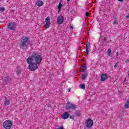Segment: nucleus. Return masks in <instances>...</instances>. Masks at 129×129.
I'll use <instances>...</instances> for the list:
<instances>
[{"instance_id": "nucleus-1", "label": "nucleus", "mask_w": 129, "mask_h": 129, "mask_svg": "<svg viewBox=\"0 0 129 129\" xmlns=\"http://www.w3.org/2000/svg\"><path fill=\"white\" fill-rule=\"evenodd\" d=\"M42 55L38 54L37 52H33L31 56L26 60L27 64H29V69L30 71H35L38 69V64L42 62Z\"/></svg>"}, {"instance_id": "nucleus-2", "label": "nucleus", "mask_w": 129, "mask_h": 129, "mask_svg": "<svg viewBox=\"0 0 129 129\" xmlns=\"http://www.w3.org/2000/svg\"><path fill=\"white\" fill-rule=\"evenodd\" d=\"M30 43L31 41L30 40V37H23V39L19 43V47L20 49H22V50H26V49H28V47H29V45H30Z\"/></svg>"}, {"instance_id": "nucleus-3", "label": "nucleus", "mask_w": 129, "mask_h": 129, "mask_svg": "<svg viewBox=\"0 0 129 129\" xmlns=\"http://www.w3.org/2000/svg\"><path fill=\"white\" fill-rule=\"evenodd\" d=\"M3 126L6 129H11L13 126V121L10 120H6L3 123Z\"/></svg>"}, {"instance_id": "nucleus-4", "label": "nucleus", "mask_w": 129, "mask_h": 129, "mask_svg": "<svg viewBox=\"0 0 129 129\" xmlns=\"http://www.w3.org/2000/svg\"><path fill=\"white\" fill-rule=\"evenodd\" d=\"M66 109H71V108L73 110H75L76 108H77V106L75 104H71V103L68 102L67 103V105L66 106Z\"/></svg>"}, {"instance_id": "nucleus-5", "label": "nucleus", "mask_w": 129, "mask_h": 129, "mask_svg": "<svg viewBox=\"0 0 129 129\" xmlns=\"http://www.w3.org/2000/svg\"><path fill=\"white\" fill-rule=\"evenodd\" d=\"M16 28H17V24L15 22H11L8 25V28L11 31H16Z\"/></svg>"}, {"instance_id": "nucleus-6", "label": "nucleus", "mask_w": 129, "mask_h": 129, "mask_svg": "<svg viewBox=\"0 0 129 129\" xmlns=\"http://www.w3.org/2000/svg\"><path fill=\"white\" fill-rule=\"evenodd\" d=\"M4 83L8 85V84L11 83L12 82V78L11 77L8 76V77H5L4 79Z\"/></svg>"}, {"instance_id": "nucleus-7", "label": "nucleus", "mask_w": 129, "mask_h": 129, "mask_svg": "<svg viewBox=\"0 0 129 129\" xmlns=\"http://www.w3.org/2000/svg\"><path fill=\"white\" fill-rule=\"evenodd\" d=\"M93 125V121L91 118L88 119L87 120V127L90 128Z\"/></svg>"}, {"instance_id": "nucleus-8", "label": "nucleus", "mask_w": 129, "mask_h": 129, "mask_svg": "<svg viewBox=\"0 0 129 129\" xmlns=\"http://www.w3.org/2000/svg\"><path fill=\"white\" fill-rule=\"evenodd\" d=\"M45 23H46V24L45 25V27L46 29H49V28H50V17H47L45 20Z\"/></svg>"}, {"instance_id": "nucleus-9", "label": "nucleus", "mask_w": 129, "mask_h": 129, "mask_svg": "<svg viewBox=\"0 0 129 129\" xmlns=\"http://www.w3.org/2000/svg\"><path fill=\"white\" fill-rule=\"evenodd\" d=\"M63 22H64V17L62 16H59L57 17V23L59 25H61V24H63Z\"/></svg>"}, {"instance_id": "nucleus-10", "label": "nucleus", "mask_w": 129, "mask_h": 129, "mask_svg": "<svg viewBox=\"0 0 129 129\" xmlns=\"http://www.w3.org/2000/svg\"><path fill=\"white\" fill-rule=\"evenodd\" d=\"M108 78V77H107V74H102L101 77V81H105Z\"/></svg>"}, {"instance_id": "nucleus-11", "label": "nucleus", "mask_w": 129, "mask_h": 129, "mask_svg": "<svg viewBox=\"0 0 129 129\" xmlns=\"http://www.w3.org/2000/svg\"><path fill=\"white\" fill-rule=\"evenodd\" d=\"M86 67H87L86 64L82 63L80 68L81 72H84V71L86 70Z\"/></svg>"}, {"instance_id": "nucleus-12", "label": "nucleus", "mask_w": 129, "mask_h": 129, "mask_svg": "<svg viewBox=\"0 0 129 129\" xmlns=\"http://www.w3.org/2000/svg\"><path fill=\"white\" fill-rule=\"evenodd\" d=\"M68 117H69V113L68 112H64L61 115V118H63V119H67Z\"/></svg>"}, {"instance_id": "nucleus-13", "label": "nucleus", "mask_w": 129, "mask_h": 129, "mask_svg": "<svg viewBox=\"0 0 129 129\" xmlns=\"http://www.w3.org/2000/svg\"><path fill=\"white\" fill-rule=\"evenodd\" d=\"M36 5L37 7H42L44 5V3L40 0H37L36 2Z\"/></svg>"}, {"instance_id": "nucleus-14", "label": "nucleus", "mask_w": 129, "mask_h": 129, "mask_svg": "<svg viewBox=\"0 0 129 129\" xmlns=\"http://www.w3.org/2000/svg\"><path fill=\"white\" fill-rule=\"evenodd\" d=\"M87 76H88V73H87L86 74H82L81 75V78L82 80H85V79H86V78H87Z\"/></svg>"}, {"instance_id": "nucleus-15", "label": "nucleus", "mask_w": 129, "mask_h": 129, "mask_svg": "<svg viewBox=\"0 0 129 129\" xmlns=\"http://www.w3.org/2000/svg\"><path fill=\"white\" fill-rule=\"evenodd\" d=\"M75 114L78 117L81 116V112L80 110H78L75 112Z\"/></svg>"}, {"instance_id": "nucleus-16", "label": "nucleus", "mask_w": 129, "mask_h": 129, "mask_svg": "<svg viewBox=\"0 0 129 129\" xmlns=\"http://www.w3.org/2000/svg\"><path fill=\"white\" fill-rule=\"evenodd\" d=\"M5 105H10V100H8L7 97H5Z\"/></svg>"}, {"instance_id": "nucleus-17", "label": "nucleus", "mask_w": 129, "mask_h": 129, "mask_svg": "<svg viewBox=\"0 0 129 129\" xmlns=\"http://www.w3.org/2000/svg\"><path fill=\"white\" fill-rule=\"evenodd\" d=\"M129 107V100H127L126 102L124 104V108L127 109Z\"/></svg>"}, {"instance_id": "nucleus-18", "label": "nucleus", "mask_w": 129, "mask_h": 129, "mask_svg": "<svg viewBox=\"0 0 129 129\" xmlns=\"http://www.w3.org/2000/svg\"><path fill=\"white\" fill-rule=\"evenodd\" d=\"M62 7H63V6L62 5V4L60 3L57 6L58 10H61L62 9Z\"/></svg>"}, {"instance_id": "nucleus-19", "label": "nucleus", "mask_w": 129, "mask_h": 129, "mask_svg": "<svg viewBox=\"0 0 129 129\" xmlns=\"http://www.w3.org/2000/svg\"><path fill=\"white\" fill-rule=\"evenodd\" d=\"M22 72V70L20 69H18L17 71H16V74L17 75H20V74H21Z\"/></svg>"}, {"instance_id": "nucleus-20", "label": "nucleus", "mask_w": 129, "mask_h": 129, "mask_svg": "<svg viewBox=\"0 0 129 129\" xmlns=\"http://www.w3.org/2000/svg\"><path fill=\"white\" fill-rule=\"evenodd\" d=\"M80 88H81V89H85V84H81L80 85Z\"/></svg>"}, {"instance_id": "nucleus-21", "label": "nucleus", "mask_w": 129, "mask_h": 129, "mask_svg": "<svg viewBox=\"0 0 129 129\" xmlns=\"http://www.w3.org/2000/svg\"><path fill=\"white\" fill-rule=\"evenodd\" d=\"M89 48H88L87 46L86 47V55L87 56L88 55V53H89Z\"/></svg>"}, {"instance_id": "nucleus-22", "label": "nucleus", "mask_w": 129, "mask_h": 129, "mask_svg": "<svg viewBox=\"0 0 129 129\" xmlns=\"http://www.w3.org/2000/svg\"><path fill=\"white\" fill-rule=\"evenodd\" d=\"M107 52L108 53V56H110V55H111V49L109 48L107 50Z\"/></svg>"}, {"instance_id": "nucleus-23", "label": "nucleus", "mask_w": 129, "mask_h": 129, "mask_svg": "<svg viewBox=\"0 0 129 129\" xmlns=\"http://www.w3.org/2000/svg\"><path fill=\"white\" fill-rule=\"evenodd\" d=\"M113 25H118V21L117 20H115L113 23Z\"/></svg>"}, {"instance_id": "nucleus-24", "label": "nucleus", "mask_w": 129, "mask_h": 129, "mask_svg": "<svg viewBox=\"0 0 129 129\" xmlns=\"http://www.w3.org/2000/svg\"><path fill=\"white\" fill-rule=\"evenodd\" d=\"M5 11H6V9H5V8L2 7L0 8L1 12H5Z\"/></svg>"}, {"instance_id": "nucleus-25", "label": "nucleus", "mask_w": 129, "mask_h": 129, "mask_svg": "<svg viewBox=\"0 0 129 129\" xmlns=\"http://www.w3.org/2000/svg\"><path fill=\"white\" fill-rule=\"evenodd\" d=\"M75 116L74 115H71V116H70V118L71 119H73V120H74V119H75Z\"/></svg>"}, {"instance_id": "nucleus-26", "label": "nucleus", "mask_w": 129, "mask_h": 129, "mask_svg": "<svg viewBox=\"0 0 129 129\" xmlns=\"http://www.w3.org/2000/svg\"><path fill=\"white\" fill-rule=\"evenodd\" d=\"M57 129H64V127H63V125H61Z\"/></svg>"}, {"instance_id": "nucleus-27", "label": "nucleus", "mask_w": 129, "mask_h": 129, "mask_svg": "<svg viewBox=\"0 0 129 129\" xmlns=\"http://www.w3.org/2000/svg\"><path fill=\"white\" fill-rule=\"evenodd\" d=\"M89 46H90V43H89V44H87L86 45V48L87 46L88 49H89V48L88 47H89Z\"/></svg>"}, {"instance_id": "nucleus-28", "label": "nucleus", "mask_w": 129, "mask_h": 129, "mask_svg": "<svg viewBox=\"0 0 129 129\" xmlns=\"http://www.w3.org/2000/svg\"><path fill=\"white\" fill-rule=\"evenodd\" d=\"M117 64H118V62L116 63L114 65V67L115 69H116V68L117 67Z\"/></svg>"}, {"instance_id": "nucleus-29", "label": "nucleus", "mask_w": 129, "mask_h": 129, "mask_svg": "<svg viewBox=\"0 0 129 129\" xmlns=\"http://www.w3.org/2000/svg\"><path fill=\"white\" fill-rule=\"evenodd\" d=\"M86 17H89V13L86 12Z\"/></svg>"}, {"instance_id": "nucleus-30", "label": "nucleus", "mask_w": 129, "mask_h": 129, "mask_svg": "<svg viewBox=\"0 0 129 129\" xmlns=\"http://www.w3.org/2000/svg\"><path fill=\"white\" fill-rule=\"evenodd\" d=\"M71 90V88H69L67 89L68 92H70Z\"/></svg>"}, {"instance_id": "nucleus-31", "label": "nucleus", "mask_w": 129, "mask_h": 129, "mask_svg": "<svg viewBox=\"0 0 129 129\" xmlns=\"http://www.w3.org/2000/svg\"><path fill=\"white\" fill-rule=\"evenodd\" d=\"M107 40V38L106 37H104L103 39V41H106Z\"/></svg>"}, {"instance_id": "nucleus-32", "label": "nucleus", "mask_w": 129, "mask_h": 129, "mask_svg": "<svg viewBox=\"0 0 129 129\" xmlns=\"http://www.w3.org/2000/svg\"><path fill=\"white\" fill-rule=\"evenodd\" d=\"M125 62V63H128L129 59H127V60Z\"/></svg>"}, {"instance_id": "nucleus-33", "label": "nucleus", "mask_w": 129, "mask_h": 129, "mask_svg": "<svg viewBox=\"0 0 129 129\" xmlns=\"http://www.w3.org/2000/svg\"><path fill=\"white\" fill-rule=\"evenodd\" d=\"M60 12H61V10L58 9V11L57 12V14H59Z\"/></svg>"}, {"instance_id": "nucleus-34", "label": "nucleus", "mask_w": 129, "mask_h": 129, "mask_svg": "<svg viewBox=\"0 0 129 129\" xmlns=\"http://www.w3.org/2000/svg\"><path fill=\"white\" fill-rule=\"evenodd\" d=\"M119 94H122V91H119Z\"/></svg>"}, {"instance_id": "nucleus-35", "label": "nucleus", "mask_w": 129, "mask_h": 129, "mask_svg": "<svg viewBox=\"0 0 129 129\" xmlns=\"http://www.w3.org/2000/svg\"><path fill=\"white\" fill-rule=\"evenodd\" d=\"M118 2H120L121 3H122V2H123V0H118Z\"/></svg>"}, {"instance_id": "nucleus-36", "label": "nucleus", "mask_w": 129, "mask_h": 129, "mask_svg": "<svg viewBox=\"0 0 129 129\" xmlns=\"http://www.w3.org/2000/svg\"><path fill=\"white\" fill-rule=\"evenodd\" d=\"M113 18H114V19H115V20H117L116 19V16H113Z\"/></svg>"}, {"instance_id": "nucleus-37", "label": "nucleus", "mask_w": 129, "mask_h": 129, "mask_svg": "<svg viewBox=\"0 0 129 129\" xmlns=\"http://www.w3.org/2000/svg\"><path fill=\"white\" fill-rule=\"evenodd\" d=\"M71 28L72 29H73V28H74V27H73V26H71Z\"/></svg>"}, {"instance_id": "nucleus-38", "label": "nucleus", "mask_w": 129, "mask_h": 129, "mask_svg": "<svg viewBox=\"0 0 129 129\" xmlns=\"http://www.w3.org/2000/svg\"><path fill=\"white\" fill-rule=\"evenodd\" d=\"M116 56H118V52H117V53H116Z\"/></svg>"}, {"instance_id": "nucleus-39", "label": "nucleus", "mask_w": 129, "mask_h": 129, "mask_svg": "<svg viewBox=\"0 0 129 129\" xmlns=\"http://www.w3.org/2000/svg\"><path fill=\"white\" fill-rule=\"evenodd\" d=\"M81 46H79V50H81Z\"/></svg>"}, {"instance_id": "nucleus-40", "label": "nucleus", "mask_w": 129, "mask_h": 129, "mask_svg": "<svg viewBox=\"0 0 129 129\" xmlns=\"http://www.w3.org/2000/svg\"><path fill=\"white\" fill-rule=\"evenodd\" d=\"M67 2H70V0H67Z\"/></svg>"}, {"instance_id": "nucleus-41", "label": "nucleus", "mask_w": 129, "mask_h": 129, "mask_svg": "<svg viewBox=\"0 0 129 129\" xmlns=\"http://www.w3.org/2000/svg\"><path fill=\"white\" fill-rule=\"evenodd\" d=\"M7 3H9V1H7Z\"/></svg>"}]
</instances>
